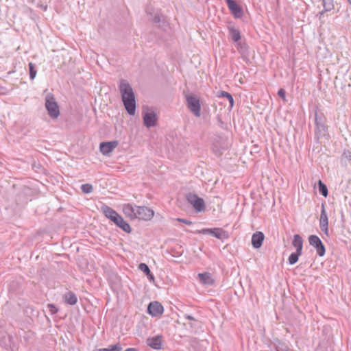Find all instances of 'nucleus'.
<instances>
[{"instance_id": "obj_23", "label": "nucleus", "mask_w": 351, "mask_h": 351, "mask_svg": "<svg viewBox=\"0 0 351 351\" xmlns=\"http://www.w3.org/2000/svg\"><path fill=\"white\" fill-rule=\"evenodd\" d=\"M212 235L219 239H225L228 237L227 232L221 228H213Z\"/></svg>"}, {"instance_id": "obj_24", "label": "nucleus", "mask_w": 351, "mask_h": 351, "mask_svg": "<svg viewBox=\"0 0 351 351\" xmlns=\"http://www.w3.org/2000/svg\"><path fill=\"white\" fill-rule=\"evenodd\" d=\"M138 269L147 276L150 281H153L154 280V275L151 273L149 267L145 263H141L138 265Z\"/></svg>"}, {"instance_id": "obj_21", "label": "nucleus", "mask_w": 351, "mask_h": 351, "mask_svg": "<svg viewBox=\"0 0 351 351\" xmlns=\"http://www.w3.org/2000/svg\"><path fill=\"white\" fill-rule=\"evenodd\" d=\"M292 244L296 248V252L302 253L303 240L299 234L294 235Z\"/></svg>"}, {"instance_id": "obj_40", "label": "nucleus", "mask_w": 351, "mask_h": 351, "mask_svg": "<svg viewBox=\"0 0 351 351\" xmlns=\"http://www.w3.org/2000/svg\"><path fill=\"white\" fill-rule=\"evenodd\" d=\"M124 351H137V350L136 348H130L126 349Z\"/></svg>"}, {"instance_id": "obj_38", "label": "nucleus", "mask_w": 351, "mask_h": 351, "mask_svg": "<svg viewBox=\"0 0 351 351\" xmlns=\"http://www.w3.org/2000/svg\"><path fill=\"white\" fill-rule=\"evenodd\" d=\"M184 317L189 320H195L194 317L191 315H184Z\"/></svg>"}, {"instance_id": "obj_15", "label": "nucleus", "mask_w": 351, "mask_h": 351, "mask_svg": "<svg viewBox=\"0 0 351 351\" xmlns=\"http://www.w3.org/2000/svg\"><path fill=\"white\" fill-rule=\"evenodd\" d=\"M147 344L153 349H160L162 346L161 336L156 335L152 337H149L147 339Z\"/></svg>"}, {"instance_id": "obj_39", "label": "nucleus", "mask_w": 351, "mask_h": 351, "mask_svg": "<svg viewBox=\"0 0 351 351\" xmlns=\"http://www.w3.org/2000/svg\"><path fill=\"white\" fill-rule=\"evenodd\" d=\"M153 20L155 23H158L160 21L159 16L156 15Z\"/></svg>"}, {"instance_id": "obj_17", "label": "nucleus", "mask_w": 351, "mask_h": 351, "mask_svg": "<svg viewBox=\"0 0 351 351\" xmlns=\"http://www.w3.org/2000/svg\"><path fill=\"white\" fill-rule=\"evenodd\" d=\"M315 122L316 125L315 133L319 135H322L326 132V127L322 122L321 118H318L317 114H315Z\"/></svg>"}, {"instance_id": "obj_5", "label": "nucleus", "mask_w": 351, "mask_h": 351, "mask_svg": "<svg viewBox=\"0 0 351 351\" xmlns=\"http://www.w3.org/2000/svg\"><path fill=\"white\" fill-rule=\"evenodd\" d=\"M136 210V219H139L142 220H150L154 215V211L146 207V206H137L135 208Z\"/></svg>"}, {"instance_id": "obj_20", "label": "nucleus", "mask_w": 351, "mask_h": 351, "mask_svg": "<svg viewBox=\"0 0 351 351\" xmlns=\"http://www.w3.org/2000/svg\"><path fill=\"white\" fill-rule=\"evenodd\" d=\"M228 31L230 38L234 42L237 43L241 42V34L239 29L234 28V27H229Z\"/></svg>"}, {"instance_id": "obj_11", "label": "nucleus", "mask_w": 351, "mask_h": 351, "mask_svg": "<svg viewBox=\"0 0 351 351\" xmlns=\"http://www.w3.org/2000/svg\"><path fill=\"white\" fill-rule=\"evenodd\" d=\"M147 311L152 316L156 317L163 313V306L158 302H152L148 305Z\"/></svg>"}, {"instance_id": "obj_1", "label": "nucleus", "mask_w": 351, "mask_h": 351, "mask_svg": "<svg viewBox=\"0 0 351 351\" xmlns=\"http://www.w3.org/2000/svg\"><path fill=\"white\" fill-rule=\"evenodd\" d=\"M119 89L126 111L130 115H134L136 112V100L132 86L125 80H121Z\"/></svg>"}, {"instance_id": "obj_22", "label": "nucleus", "mask_w": 351, "mask_h": 351, "mask_svg": "<svg viewBox=\"0 0 351 351\" xmlns=\"http://www.w3.org/2000/svg\"><path fill=\"white\" fill-rule=\"evenodd\" d=\"M64 302L69 305H75L77 303V298L76 295L73 292H68L63 296Z\"/></svg>"}, {"instance_id": "obj_14", "label": "nucleus", "mask_w": 351, "mask_h": 351, "mask_svg": "<svg viewBox=\"0 0 351 351\" xmlns=\"http://www.w3.org/2000/svg\"><path fill=\"white\" fill-rule=\"evenodd\" d=\"M265 236L262 232H256L253 234L252 237V246L258 249L261 247Z\"/></svg>"}, {"instance_id": "obj_7", "label": "nucleus", "mask_w": 351, "mask_h": 351, "mask_svg": "<svg viewBox=\"0 0 351 351\" xmlns=\"http://www.w3.org/2000/svg\"><path fill=\"white\" fill-rule=\"evenodd\" d=\"M158 121L156 112L152 110H147L143 114V123L147 128H152L156 125Z\"/></svg>"}, {"instance_id": "obj_30", "label": "nucleus", "mask_w": 351, "mask_h": 351, "mask_svg": "<svg viewBox=\"0 0 351 351\" xmlns=\"http://www.w3.org/2000/svg\"><path fill=\"white\" fill-rule=\"evenodd\" d=\"M28 66L29 70V77L31 80H34L36 76L37 71L35 69L34 64L32 62H29Z\"/></svg>"}, {"instance_id": "obj_13", "label": "nucleus", "mask_w": 351, "mask_h": 351, "mask_svg": "<svg viewBox=\"0 0 351 351\" xmlns=\"http://www.w3.org/2000/svg\"><path fill=\"white\" fill-rule=\"evenodd\" d=\"M136 206L130 204H124L123 206V212L125 215L130 219H136Z\"/></svg>"}, {"instance_id": "obj_10", "label": "nucleus", "mask_w": 351, "mask_h": 351, "mask_svg": "<svg viewBox=\"0 0 351 351\" xmlns=\"http://www.w3.org/2000/svg\"><path fill=\"white\" fill-rule=\"evenodd\" d=\"M319 226L321 230L324 232L326 234H328V215L325 209V205L324 204H322V210L320 214L319 219Z\"/></svg>"}, {"instance_id": "obj_34", "label": "nucleus", "mask_w": 351, "mask_h": 351, "mask_svg": "<svg viewBox=\"0 0 351 351\" xmlns=\"http://www.w3.org/2000/svg\"><path fill=\"white\" fill-rule=\"evenodd\" d=\"M47 308L51 314H55L58 312V308L52 304H49Z\"/></svg>"}, {"instance_id": "obj_18", "label": "nucleus", "mask_w": 351, "mask_h": 351, "mask_svg": "<svg viewBox=\"0 0 351 351\" xmlns=\"http://www.w3.org/2000/svg\"><path fill=\"white\" fill-rule=\"evenodd\" d=\"M101 210L104 215L111 221L119 215L114 210L107 205L102 206Z\"/></svg>"}, {"instance_id": "obj_19", "label": "nucleus", "mask_w": 351, "mask_h": 351, "mask_svg": "<svg viewBox=\"0 0 351 351\" xmlns=\"http://www.w3.org/2000/svg\"><path fill=\"white\" fill-rule=\"evenodd\" d=\"M237 48L243 58H247L249 57L250 51L246 43L239 42L237 43Z\"/></svg>"}, {"instance_id": "obj_2", "label": "nucleus", "mask_w": 351, "mask_h": 351, "mask_svg": "<svg viewBox=\"0 0 351 351\" xmlns=\"http://www.w3.org/2000/svg\"><path fill=\"white\" fill-rule=\"evenodd\" d=\"M45 105L51 118L57 119L59 117V106L56 101L54 96L51 93H48L46 95Z\"/></svg>"}, {"instance_id": "obj_36", "label": "nucleus", "mask_w": 351, "mask_h": 351, "mask_svg": "<svg viewBox=\"0 0 351 351\" xmlns=\"http://www.w3.org/2000/svg\"><path fill=\"white\" fill-rule=\"evenodd\" d=\"M343 156L345 158H346L348 160H351V152L350 151H346L343 152Z\"/></svg>"}, {"instance_id": "obj_25", "label": "nucleus", "mask_w": 351, "mask_h": 351, "mask_svg": "<svg viewBox=\"0 0 351 351\" xmlns=\"http://www.w3.org/2000/svg\"><path fill=\"white\" fill-rule=\"evenodd\" d=\"M219 96L226 97L227 100L229 101L230 107L231 108L233 107V106H234V99H233L232 96L230 93H228V92H226V91H220L219 93Z\"/></svg>"}, {"instance_id": "obj_37", "label": "nucleus", "mask_w": 351, "mask_h": 351, "mask_svg": "<svg viewBox=\"0 0 351 351\" xmlns=\"http://www.w3.org/2000/svg\"><path fill=\"white\" fill-rule=\"evenodd\" d=\"M176 220L178 221L182 222L184 223H186L187 225L192 224V222L191 221L185 219L177 218Z\"/></svg>"}, {"instance_id": "obj_3", "label": "nucleus", "mask_w": 351, "mask_h": 351, "mask_svg": "<svg viewBox=\"0 0 351 351\" xmlns=\"http://www.w3.org/2000/svg\"><path fill=\"white\" fill-rule=\"evenodd\" d=\"M186 101L187 107L191 112L196 117H199L201 115V105L199 98L193 95H186Z\"/></svg>"}, {"instance_id": "obj_33", "label": "nucleus", "mask_w": 351, "mask_h": 351, "mask_svg": "<svg viewBox=\"0 0 351 351\" xmlns=\"http://www.w3.org/2000/svg\"><path fill=\"white\" fill-rule=\"evenodd\" d=\"M278 95L284 101H286V92L283 88H280L278 91Z\"/></svg>"}, {"instance_id": "obj_32", "label": "nucleus", "mask_w": 351, "mask_h": 351, "mask_svg": "<svg viewBox=\"0 0 351 351\" xmlns=\"http://www.w3.org/2000/svg\"><path fill=\"white\" fill-rule=\"evenodd\" d=\"M275 351H291V350L285 343H279L276 345Z\"/></svg>"}, {"instance_id": "obj_26", "label": "nucleus", "mask_w": 351, "mask_h": 351, "mask_svg": "<svg viewBox=\"0 0 351 351\" xmlns=\"http://www.w3.org/2000/svg\"><path fill=\"white\" fill-rule=\"evenodd\" d=\"M302 254V253L300 252H295V253H292L289 257V263L290 265H293L295 264V263H297V261H298V258H299V256Z\"/></svg>"}, {"instance_id": "obj_4", "label": "nucleus", "mask_w": 351, "mask_h": 351, "mask_svg": "<svg viewBox=\"0 0 351 351\" xmlns=\"http://www.w3.org/2000/svg\"><path fill=\"white\" fill-rule=\"evenodd\" d=\"M188 202L193 206L197 212H202L205 208V203L202 198L199 197L193 193H189L186 195Z\"/></svg>"}, {"instance_id": "obj_9", "label": "nucleus", "mask_w": 351, "mask_h": 351, "mask_svg": "<svg viewBox=\"0 0 351 351\" xmlns=\"http://www.w3.org/2000/svg\"><path fill=\"white\" fill-rule=\"evenodd\" d=\"M229 10L236 18H240L243 15L242 8L234 0H226Z\"/></svg>"}, {"instance_id": "obj_41", "label": "nucleus", "mask_w": 351, "mask_h": 351, "mask_svg": "<svg viewBox=\"0 0 351 351\" xmlns=\"http://www.w3.org/2000/svg\"><path fill=\"white\" fill-rule=\"evenodd\" d=\"M93 351H104V350H103V348H99V349H95Z\"/></svg>"}, {"instance_id": "obj_27", "label": "nucleus", "mask_w": 351, "mask_h": 351, "mask_svg": "<svg viewBox=\"0 0 351 351\" xmlns=\"http://www.w3.org/2000/svg\"><path fill=\"white\" fill-rule=\"evenodd\" d=\"M104 351H121L122 347L120 343L109 345L107 348H103Z\"/></svg>"}, {"instance_id": "obj_6", "label": "nucleus", "mask_w": 351, "mask_h": 351, "mask_svg": "<svg viewBox=\"0 0 351 351\" xmlns=\"http://www.w3.org/2000/svg\"><path fill=\"white\" fill-rule=\"evenodd\" d=\"M308 241L309 244L316 250L319 256H323L325 254V247L317 236L311 235L308 237Z\"/></svg>"}, {"instance_id": "obj_31", "label": "nucleus", "mask_w": 351, "mask_h": 351, "mask_svg": "<svg viewBox=\"0 0 351 351\" xmlns=\"http://www.w3.org/2000/svg\"><path fill=\"white\" fill-rule=\"evenodd\" d=\"M81 189L84 193H90L93 191V187L90 184H84L81 186Z\"/></svg>"}, {"instance_id": "obj_35", "label": "nucleus", "mask_w": 351, "mask_h": 351, "mask_svg": "<svg viewBox=\"0 0 351 351\" xmlns=\"http://www.w3.org/2000/svg\"><path fill=\"white\" fill-rule=\"evenodd\" d=\"M200 232L204 234H213V229L212 228L202 229L200 231Z\"/></svg>"}, {"instance_id": "obj_8", "label": "nucleus", "mask_w": 351, "mask_h": 351, "mask_svg": "<svg viewBox=\"0 0 351 351\" xmlns=\"http://www.w3.org/2000/svg\"><path fill=\"white\" fill-rule=\"evenodd\" d=\"M119 143L117 141L103 142L100 143V152L105 156L111 153L118 145Z\"/></svg>"}, {"instance_id": "obj_28", "label": "nucleus", "mask_w": 351, "mask_h": 351, "mask_svg": "<svg viewBox=\"0 0 351 351\" xmlns=\"http://www.w3.org/2000/svg\"><path fill=\"white\" fill-rule=\"evenodd\" d=\"M319 191L322 193V195L326 197L328 195V189L326 184H324L321 180H319Z\"/></svg>"}, {"instance_id": "obj_12", "label": "nucleus", "mask_w": 351, "mask_h": 351, "mask_svg": "<svg viewBox=\"0 0 351 351\" xmlns=\"http://www.w3.org/2000/svg\"><path fill=\"white\" fill-rule=\"evenodd\" d=\"M112 221H113L118 227L121 228L125 232L130 233L132 230L130 226L123 219V218L120 215H117V216L115 217Z\"/></svg>"}, {"instance_id": "obj_29", "label": "nucleus", "mask_w": 351, "mask_h": 351, "mask_svg": "<svg viewBox=\"0 0 351 351\" xmlns=\"http://www.w3.org/2000/svg\"><path fill=\"white\" fill-rule=\"evenodd\" d=\"M323 6L324 10L328 12L333 8V1L332 0H323Z\"/></svg>"}, {"instance_id": "obj_42", "label": "nucleus", "mask_w": 351, "mask_h": 351, "mask_svg": "<svg viewBox=\"0 0 351 351\" xmlns=\"http://www.w3.org/2000/svg\"><path fill=\"white\" fill-rule=\"evenodd\" d=\"M348 1L351 4V0H348Z\"/></svg>"}, {"instance_id": "obj_16", "label": "nucleus", "mask_w": 351, "mask_h": 351, "mask_svg": "<svg viewBox=\"0 0 351 351\" xmlns=\"http://www.w3.org/2000/svg\"><path fill=\"white\" fill-rule=\"evenodd\" d=\"M198 278L199 281L205 285L210 286L214 283V279L213 278L212 275L208 272L199 274Z\"/></svg>"}]
</instances>
